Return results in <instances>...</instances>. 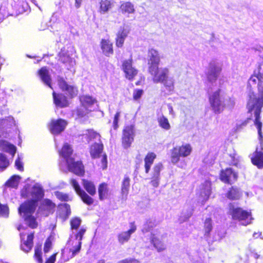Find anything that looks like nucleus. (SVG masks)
I'll return each instance as SVG.
<instances>
[{
  "instance_id": "52",
  "label": "nucleus",
  "mask_w": 263,
  "mask_h": 263,
  "mask_svg": "<svg viewBox=\"0 0 263 263\" xmlns=\"http://www.w3.org/2000/svg\"><path fill=\"white\" fill-rule=\"evenodd\" d=\"M55 195L58 199L62 201H68L70 199L67 194L60 192H55Z\"/></svg>"
},
{
  "instance_id": "35",
  "label": "nucleus",
  "mask_w": 263,
  "mask_h": 263,
  "mask_svg": "<svg viewBox=\"0 0 263 263\" xmlns=\"http://www.w3.org/2000/svg\"><path fill=\"white\" fill-rule=\"evenodd\" d=\"M72 149L70 146L68 145L67 143H65L61 151L60 152V155L62 156L64 158L66 159H70L71 158H69V156L72 154Z\"/></svg>"
},
{
  "instance_id": "49",
  "label": "nucleus",
  "mask_w": 263,
  "mask_h": 263,
  "mask_svg": "<svg viewBox=\"0 0 263 263\" xmlns=\"http://www.w3.org/2000/svg\"><path fill=\"white\" fill-rule=\"evenodd\" d=\"M42 250L41 247H37L35 248L34 257L38 263H43V259L41 256Z\"/></svg>"
},
{
  "instance_id": "54",
  "label": "nucleus",
  "mask_w": 263,
  "mask_h": 263,
  "mask_svg": "<svg viewBox=\"0 0 263 263\" xmlns=\"http://www.w3.org/2000/svg\"><path fill=\"white\" fill-rule=\"evenodd\" d=\"M86 135L88 139V142L92 139L97 138L100 137V135L98 133L92 130H88Z\"/></svg>"
},
{
  "instance_id": "13",
  "label": "nucleus",
  "mask_w": 263,
  "mask_h": 263,
  "mask_svg": "<svg viewBox=\"0 0 263 263\" xmlns=\"http://www.w3.org/2000/svg\"><path fill=\"white\" fill-rule=\"evenodd\" d=\"M135 136L134 126L129 125L125 127L123 131L122 144L125 148L130 146Z\"/></svg>"
},
{
  "instance_id": "33",
  "label": "nucleus",
  "mask_w": 263,
  "mask_h": 263,
  "mask_svg": "<svg viewBox=\"0 0 263 263\" xmlns=\"http://www.w3.org/2000/svg\"><path fill=\"white\" fill-rule=\"evenodd\" d=\"M109 189L107 184L105 183L100 184L98 187L99 199L103 200L106 199L108 196Z\"/></svg>"
},
{
  "instance_id": "46",
  "label": "nucleus",
  "mask_w": 263,
  "mask_h": 263,
  "mask_svg": "<svg viewBox=\"0 0 263 263\" xmlns=\"http://www.w3.org/2000/svg\"><path fill=\"white\" fill-rule=\"evenodd\" d=\"M9 165V162L6 156L4 154L0 153V168L5 169L8 167Z\"/></svg>"
},
{
  "instance_id": "39",
  "label": "nucleus",
  "mask_w": 263,
  "mask_h": 263,
  "mask_svg": "<svg viewBox=\"0 0 263 263\" xmlns=\"http://www.w3.org/2000/svg\"><path fill=\"white\" fill-rule=\"evenodd\" d=\"M158 122L159 126L165 130H169L171 128V125L168 119L163 115L158 118Z\"/></svg>"
},
{
  "instance_id": "62",
  "label": "nucleus",
  "mask_w": 263,
  "mask_h": 263,
  "mask_svg": "<svg viewBox=\"0 0 263 263\" xmlns=\"http://www.w3.org/2000/svg\"><path fill=\"white\" fill-rule=\"evenodd\" d=\"M247 125V123L246 122H243L240 124H237L236 125V130H239L243 127Z\"/></svg>"
},
{
  "instance_id": "37",
  "label": "nucleus",
  "mask_w": 263,
  "mask_h": 263,
  "mask_svg": "<svg viewBox=\"0 0 263 263\" xmlns=\"http://www.w3.org/2000/svg\"><path fill=\"white\" fill-rule=\"evenodd\" d=\"M227 197L231 200L238 199L240 196V193L238 188L232 187L227 193Z\"/></svg>"
},
{
  "instance_id": "26",
  "label": "nucleus",
  "mask_w": 263,
  "mask_h": 263,
  "mask_svg": "<svg viewBox=\"0 0 263 263\" xmlns=\"http://www.w3.org/2000/svg\"><path fill=\"white\" fill-rule=\"evenodd\" d=\"M39 74L42 82L52 88L51 86V78L48 70L46 67H42L39 71Z\"/></svg>"
},
{
  "instance_id": "14",
  "label": "nucleus",
  "mask_w": 263,
  "mask_h": 263,
  "mask_svg": "<svg viewBox=\"0 0 263 263\" xmlns=\"http://www.w3.org/2000/svg\"><path fill=\"white\" fill-rule=\"evenodd\" d=\"M211 193V183L210 181L206 180L202 183L199 190V201L203 204L209 198Z\"/></svg>"
},
{
  "instance_id": "47",
  "label": "nucleus",
  "mask_w": 263,
  "mask_h": 263,
  "mask_svg": "<svg viewBox=\"0 0 263 263\" xmlns=\"http://www.w3.org/2000/svg\"><path fill=\"white\" fill-rule=\"evenodd\" d=\"M235 104V101L234 98L227 97L226 98H223V105L224 108L225 107L229 108H233Z\"/></svg>"
},
{
  "instance_id": "50",
  "label": "nucleus",
  "mask_w": 263,
  "mask_h": 263,
  "mask_svg": "<svg viewBox=\"0 0 263 263\" xmlns=\"http://www.w3.org/2000/svg\"><path fill=\"white\" fill-rule=\"evenodd\" d=\"M81 223V219L78 217L72 218L70 221L71 228L72 229H77Z\"/></svg>"
},
{
  "instance_id": "2",
  "label": "nucleus",
  "mask_w": 263,
  "mask_h": 263,
  "mask_svg": "<svg viewBox=\"0 0 263 263\" xmlns=\"http://www.w3.org/2000/svg\"><path fill=\"white\" fill-rule=\"evenodd\" d=\"M22 195L27 197H31L32 200L21 205L18 208V212L30 227L35 228L37 224L35 218L32 215L35 210L37 201L43 196V191L40 185L36 184L32 187L30 193L27 192L26 189L22 191Z\"/></svg>"
},
{
  "instance_id": "8",
  "label": "nucleus",
  "mask_w": 263,
  "mask_h": 263,
  "mask_svg": "<svg viewBox=\"0 0 263 263\" xmlns=\"http://www.w3.org/2000/svg\"><path fill=\"white\" fill-rule=\"evenodd\" d=\"M209 102L215 114H219L223 110V97L220 96L219 90L216 91L209 97Z\"/></svg>"
},
{
  "instance_id": "9",
  "label": "nucleus",
  "mask_w": 263,
  "mask_h": 263,
  "mask_svg": "<svg viewBox=\"0 0 263 263\" xmlns=\"http://www.w3.org/2000/svg\"><path fill=\"white\" fill-rule=\"evenodd\" d=\"M80 101L82 103V108L78 110V115L81 117L85 116L89 111H91L88 107L93 104L96 102L95 99L89 96H83L80 97Z\"/></svg>"
},
{
  "instance_id": "44",
  "label": "nucleus",
  "mask_w": 263,
  "mask_h": 263,
  "mask_svg": "<svg viewBox=\"0 0 263 263\" xmlns=\"http://www.w3.org/2000/svg\"><path fill=\"white\" fill-rule=\"evenodd\" d=\"M59 61L65 64H68L70 66H73L74 62L73 61L72 59L68 55L61 54L60 56Z\"/></svg>"
},
{
  "instance_id": "10",
  "label": "nucleus",
  "mask_w": 263,
  "mask_h": 263,
  "mask_svg": "<svg viewBox=\"0 0 263 263\" xmlns=\"http://www.w3.org/2000/svg\"><path fill=\"white\" fill-rule=\"evenodd\" d=\"M58 83L60 89L70 98H73L78 94L77 88L74 86L70 85L66 82L64 78L59 77Z\"/></svg>"
},
{
  "instance_id": "24",
  "label": "nucleus",
  "mask_w": 263,
  "mask_h": 263,
  "mask_svg": "<svg viewBox=\"0 0 263 263\" xmlns=\"http://www.w3.org/2000/svg\"><path fill=\"white\" fill-rule=\"evenodd\" d=\"M128 32L123 27H120L117 33L116 45L118 47H122Z\"/></svg>"
},
{
  "instance_id": "57",
  "label": "nucleus",
  "mask_w": 263,
  "mask_h": 263,
  "mask_svg": "<svg viewBox=\"0 0 263 263\" xmlns=\"http://www.w3.org/2000/svg\"><path fill=\"white\" fill-rule=\"evenodd\" d=\"M15 165L17 169L21 171H23L24 170L23 165L22 162L20 161V157H18V158L15 160Z\"/></svg>"
},
{
  "instance_id": "3",
  "label": "nucleus",
  "mask_w": 263,
  "mask_h": 263,
  "mask_svg": "<svg viewBox=\"0 0 263 263\" xmlns=\"http://www.w3.org/2000/svg\"><path fill=\"white\" fill-rule=\"evenodd\" d=\"M81 245L82 242L72 239V237L71 236L65 248L62 251V256L64 260L67 261L78 254L81 250Z\"/></svg>"
},
{
  "instance_id": "45",
  "label": "nucleus",
  "mask_w": 263,
  "mask_h": 263,
  "mask_svg": "<svg viewBox=\"0 0 263 263\" xmlns=\"http://www.w3.org/2000/svg\"><path fill=\"white\" fill-rule=\"evenodd\" d=\"M212 229V224L211 219L210 218H206L204 221V235L208 236Z\"/></svg>"
},
{
  "instance_id": "56",
  "label": "nucleus",
  "mask_w": 263,
  "mask_h": 263,
  "mask_svg": "<svg viewBox=\"0 0 263 263\" xmlns=\"http://www.w3.org/2000/svg\"><path fill=\"white\" fill-rule=\"evenodd\" d=\"M120 116V112H119V111L117 112V113L115 115L114 119V121H113V126H114V129H115L118 128V123Z\"/></svg>"
},
{
  "instance_id": "27",
  "label": "nucleus",
  "mask_w": 263,
  "mask_h": 263,
  "mask_svg": "<svg viewBox=\"0 0 263 263\" xmlns=\"http://www.w3.org/2000/svg\"><path fill=\"white\" fill-rule=\"evenodd\" d=\"M101 49L106 56H109L113 53L112 44L109 40H102Z\"/></svg>"
},
{
  "instance_id": "42",
  "label": "nucleus",
  "mask_w": 263,
  "mask_h": 263,
  "mask_svg": "<svg viewBox=\"0 0 263 263\" xmlns=\"http://www.w3.org/2000/svg\"><path fill=\"white\" fill-rule=\"evenodd\" d=\"M20 177L17 175L13 176L6 183V185L15 188L18 184L19 181L20 180Z\"/></svg>"
},
{
  "instance_id": "19",
  "label": "nucleus",
  "mask_w": 263,
  "mask_h": 263,
  "mask_svg": "<svg viewBox=\"0 0 263 263\" xmlns=\"http://www.w3.org/2000/svg\"><path fill=\"white\" fill-rule=\"evenodd\" d=\"M160 62V56L158 50L151 48L148 51V65L151 66H157Z\"/></svg>"
},
{
  "instance_id": "60",
  "label": "nucleus",
  "mask_w": 263,
  "mask_h": 263,
  "mask_svg": "<svg viewBox=\"0 0 263 263\" xmlns=\"http://www.w3.org/2000/svg\"><path fill=\"white\" fill-rule=\"evenodd\" d=\"M57 253L51 255L45 262V263H54L56 259Z\"/></svg>"
},
{
  "instance_id": "43",
  "label": "nucleus",
  "mask_w": 263,
  "mask_h": 263,
  "mask_svg": "<svg viewBox=\"0 0 263 263\" xmlns=\"http://www.w3.org/2000/svg\"><path fill=\"white\" fill-rule=\"evenodd\" d=\"M0 120L3 121V124L5 129L10 128L15 124L14 119L12 117H8L5 119H0Z\"/></svg>"
},
{
  "instance_id": "5",
  "label": "nucleus",
  "mask_w": 263,
  "mask_h": 263,
  "mask_svg": "<svg viewBox=\"0 0 263 263\" xmlns=\"http://www.w3.org/2000/svg\"><path fill=\"white\" fill-rule=\"evenodd\" d=\"M148 72L152 76L153 81L155 83H160L165 80L169 74V69L166 67L151 66L148 67Z\"/></svg>"
},
{
  "instance_id": "32",
  "label": "nucleus",
  "mask_w": 263,
  "mask_h": 263,
  "mask_svg": "<svg viewBox=\"0 0 263 263\" xmlns=\"http://www.w3.org/2000/svg\"><path fill=\"white\" fill-rule=\"evenodd\" d=\"M82 184L84 188L90 195L93 196L96 194V187L92 181L86 179H83Z\"/></svg>"
},
{
  "instance_id": "41",
  "label": "nucleus",
  "mask_w": 263,
  "mask_h": 263,
  "mask_svg": "<svg viewBox=\"0 0 263 263\" xmlns=\"http://www.w3.org/2000/svg\"><path fill=\"white\" fill-rule=\"evenodd\" d=\"M60 210L61 211V216L64 219H67L71 213L70 205L67 203L61 204Z\"/></svg>"
},
{
  "instance_id": "23",
  "label": "nucleus",
  "mask_w": 263,
  "mask_h": 263,
  "mask_svg": "<svg viewBox=\"0 0 263 263\" xmlns=\"http://www.w3.org/2000/svg\"><path fill=\"white\" fill-rule=\"evenodd\" d=\"M120 11L123 14H134L135 12L134 5L130 2H121Z\"/></svg>"
},
{
  "instance_id": "40",
  "label": "nucleus",
  "mask_w": 263,
  "mask_h": 263,
  "mask_svg": "<svg viewBox=\"0 0 263 263\" xmlns=\"http://www.w3.org/2000/svg\"><path fill=\"white\" fill-rule=\"evenodd\" d=\"M152 242L154 246L157 250L158 252H161L165 249V246L164 243L161 242L157 237H153L152 238Z\"/></svg>"
},
{
  "instance_id": "25",
  "label": "nucleus",
  "mask_w": 263,
  "mask_h": 263,
  "mask_svg": "<svg viewBox=\"0 0 263 263\" xmlns=\"http://www.w3.org/2000/svg\"><path fill=\"white\" fill-rule=\"evenodd\" d=\"M130 186V178L127 176H125L122 182L121 196L122 199L126 200L128 194Z\"/></svg>"
},
{
  "instance_id": "12",
  "label": "nucleus",
  "mask_w": 263,
  "mask_h": 263,
  "mask_svg": "<svg viewBox=\"0 0 263 263\" xmlns=\"http://www.w3.org/2000/svg\"><path fill=\"white\" fill-rule=\"evenodd\" d=\"M122 69L125 73L126 78L129 80H133L138 73V70L133 66L132 59L123 62Z\"/></svg>"
},
{
  "instance_id": "38",
  "label": "nucleus",
  "mask_w": 263,
  "mask_h": 263,
  "mask_svg": "<svg viewBox=\"0 0 263 263\" xmlns=\"http://www.w3.org/2000/svg\"><path fill=\"white\" fill-rule=\"evenodd\" d=\"M112 7V4L109 0H102L100 2V12L104 14Z\"/></svg>"
},
{
  "instance_id": "55",
  "label": "nucleus",
  "mask_w": 263,
  "mask_h": 263,
  "mask_svg": "<svg viewBox=\"0 0 263 263\" xmlns=\"http://www.w3.org/2000/svg\"><path fill=\"white\" fill-rule=\"evenodd\" d=\"M117 263H140V262L135 258H129L120 260Z\"/></svg>"
},
{
  "instance_id": "30",
  "label": "nucleus",
  "mask_w": 263,
  "mask_h": 263,
  "mask_svg": "<svg viewBox=\"0 0 263 263\" xmlns=\"http://www.w3.org/2000/svg\"><path fill=\"white\" fill-rule=\"evenodd\" d=\"M156 158V155L154 153H148L144 159V167L145 173H148L151 169V165Z\"/></svg>"
},
{
  "instance_id": "17",
  "label": "nucleus",
  "mask_w": 263,
  "mask_h": 263,
  "mask_svg": "<svg viewBox=\"0 0 263 263\" xmlns=\"http://www.w3.org/2000/svg\"><path fill=\"white\" fill-rule=\"evenodd\" d=\"M67 164L70 171L79 176L84 173V166L81 161H74L73 159H67Z\"/></svg>"
},
{
  "instance_id": "36",
  "label": "nucleus",
  "mask_w": 263,
  "mask_h": 263,
  "mask_svg": "<svg viewBox=\"0 0 263 263\" xmlns=\"http://www.w3.org/2000/svg\"><path fill=\"white\" fill-rule=\"evenodd\" d=\"M160 83H162L166 89L168 91H172L174 88V79L173 77H170L168 76L165 78V80L161 81Z\"/></svg>"
},
{
  "instance_id": "1",
  "label": "nucleus",
  "mask_w": 263,
  "mask_h": 263,
  "mask_svg": "<svg viewBox=\"0 0 263 263\" xmlns=\"http://www.w3.org/2000/svg\"><path fill=\"white\" fill-rule=\"evenodd\" d=\"M257 83L258 84V96H256L253 92L249 93L247 108L249 112L254 111V124L258 129L259 139L261 142L262 139V134L261 132L262 123L260 121V114L261 109L263 106V61L259 64L257 72L255 71L254 74L248 81V84L251 86Z\"/></svg>"
},
{
  "instance_id": "61",
  "label": "nucleus",
  "mask_w": 263,
  "mask_h": 263,
  "mask_svg": "<svg viewBox=\"0 0 263 263\" xmlns=\"http://www.w3.org/2000/svg\"><path fill=\"white\" fill-rule=\"evenodd\" d=\"M231 158V160L230 161V164L231 165H236L237 163V159L235 158V155H230Z\"/></svg>"
},
{
  "instance_id": "16",
  "label": "nucleus",
  "mask_w": 263,
  "mask_h": 263,
  "mask_svg": "<svg viewBox=\"0 0 263 263\" xmlns=\"http://www.w3.org/2000/svg\"><path fill=\"white\" fill-rule=\"evenodd\" d=\"M163 168V165L161 163L156 164L151 174V184L154 187H157L160 183V172Z\"/></svg>"
},
{
  "instance_id": "4",
  "label": "nucleus",
  "mask_w": 263,
  "mask_h": 263,
  "mask_svg": "<svg viewBox=\"0 0 263 263\" xmlns=\"http://www.w3.org/2000/svg\"><path fill=\"white\" fill-rule=\"evenodd\" d=\"M229 213L233 220H237L243 226L250 224L253 219L250 212L240 208L235 207L233 204L230 205Z\"/></svg>"
},
{
  "instance_id": "7",
  "label": "nucleus",
  "mask_w": 263,
  "mask_h": 263,
  "mask_svg": "<svg viewBox=\"0 0 263 263\" xmlns=\"http://www.w3.org/2000/svg\"><path fill=\"white\" fill-rule=\"evenodd\" d=\"M221 70V66L218 62L215 60L211 61L205 73L208 81L210 83L216 82Z\"/></svg>"
},
{
  "instance_id": "15",
  "label": "nucleus",
  "mask_w": 263,
  "mask_h": 263,
  "mask_svg": "<svg viewBox=\"0 0 263 263\" xmlns=\"http://www.w3.org/2000/svg\"><path fill=\"white\" fill-rule=\"evenodd\" d=\"M67 124V121L62 119L52 120L49 125V129L52 134L58 135L64 130Z\"/></svg>"
},
{
  "instance_id": "6",
  "label": "nucleus",
  "mask_w": 263,
  "mask_h": 263,
  "mask_svg": "<svg viewBox=\"0 0 263 263\" xmlns=\"http://www.w3.org/2000/svg\"><path fill=\"white\" fill-rule=\"evenodd\" d=\"M191 152L192 147L190 144H187L174 148L171 153L172 163H177L179 161L180 157H187L190 155Z\"/></svg>"
},
{
  "instance_id": "28",
  "label": "nucleus",
  "mask_w": 263,
  "mask_h": 263,
  "mask_svg": "<svg viewBox=\"0 0 263 263\" xmlns=\"http://www.w3.org/2000/svg\"><path fill=\"white\" fill-rule=\"evenodd\" d=\"M103 145L102 144L95 143L90 148V154L91 157L93 158H99L100 154L102 153Z\"/></svg>"
},
{
  "instance_id": "18",
  "label": "nucleus",
  "mask_w": 263,
  "mask_h": 263,
  "mask_svg": "<svg viewBox=\"0 0 263 263\" xmlns=\"http://www.w3.org/2000/svg\"><path fill=\"white\" fill-rule=\"evenodd\" d=\"M237 175L231 168H228L221 172V180L227 183L232 184L237 180Z\"/></svg>"
},
{
  "instance_id": "58",
  "label": "nucleus",
  "mask_w": 263,
  "mask_h": 263,
  "mask_svg": "<svg viewBox=\"0 0 263 263\" xmlns=\"http://www.w3.org/2000/svg\"><path fill=\"white\" fill-rule=\"evenodd\" d=\"M51 248V242L50 240H47L46 241L44 247V251L45 253H47Z\"/></svg>"
},
{
  "instance_id": "31",
  "label": "nucleus",
  "mask_w": 263,
  "mask_h": 263,
  "mask_svg": "<svg viewBox=\"0 0 263 263\" xmlns=\"http://www.w3.org/2000/svg\"><path fill=\"white\" fill-rule=\"evenodd\" d=\"M55 205L49 199H45L43 200L41 209L46 211V215H47L50 213H52L55 208Z\"/></svg>"
},
{
  "instance_id": "29",
  "label": "nucleus",
  "mask_w": 263,
  "mask_h": 263,
  "mask_svg": "<svg viewBox=\"0 0 263 263\" xmlns=\"http://www.w3.org/2000/svg\"><path fill=\"white\" fill-rule=\"evenodd\" d=\"M0 149L10 153L12 156L16 152V147L4 140H0Z\"/></svg>"
},
{
  "instance_id": "59",
  "label": "nucleus",
  "mask_w": 263,
  "mask_h": 263,
  "mask_svg": "<svg viewBox=\"0 0 263 263\" xmlns=\"http://www.w3.org/2000/svg\"><path fill=\"white\" fill-rule=\"evenodd\" d=\"M102 167L103 170L106 169L107 166V156L104 155L101 159Z\"/></svg>"
},
{
  "instance_id": "48",
  "label": "nucleus",
  "mask_w": 263,
  "mask_h": 263,
  "mask_svg": "<svg viewBox=\"0 0 263 263\" xmlns=\"http://www.w3.org/2000/svg\"><path fill=\"white\" fill-rule=\"evenodd\" d=\"M9 216V208L6 204L0 203V216L7 218Z\"/></svg>"
},
{
  "instance_id": "63",
  "label": "nucleus",
  "mask_w": 263,
  "mask_h": 263,
  "mask_svg": "<svg viewBox=\"0 0 263 263\" xmlns=\"http://www.w3.org/2000/svg\"><path fill=\"white\" fill-rule=\"evenodd\" d=\"M82 0H75L74 6L76 8H79L81 5Z\"/></svg>"
},
{
  "instance_id": "22",
  "label": "nucleus",
  "mask_w": 263,
  "mask_h": 263,
  "mask_svg": "<svg viewBox=\"0 0 263 263\" xmlns=\"http://www.w3.org/2000/svg\"><path fill=\"white\" fill-rule=\"evenodd\" d=\"M53 102L55 105L59 107L63 108L68 106V102L66 97L62 93H52Z\"/></svg>"
},
{
  "instance_id": "64",
  "label": "nucleus",
  "mask_w": 263,
  "mask_h": 263,
  "mask_svg": "<svg viewBox=\"0 0 263 263\" xmlns=\"http://www.w3.org/2000/svg\"><path fill=\"white\" fill-rule=\"evenodd\" d=\"M167 106H168V109L169 110L170 114L174 115V112L173 107L171 105H168Z\"/></svg>"
},
{
  "instance_id": "53",
  "label": "nucleus",
  "mask_w": 263,
  "mask_h": 263,
  "mask_svg": "<svg viewBox=\"0 0 263 263\" xmlns=\"http://www.w3.org/2000/svg\"><path fill=\"white\" fill-rule=\"evenodd\" d=\"M143 93V91L142 89H136L133 92V98L135 100H139Z\"/></svg>"
},
{
  "instance_id": "20",
  "label": "nucleus",
  "mask_w": 263,
  "mask_h": 263,
  "mask_svg": "<svg viewBox=\"0 0 263 263\" xmlns=\"http://www.w3.org/2000/svg\"><path fill=\"white\" fill-rule=\"evenodd\" d=\"M252 163L256 165L258 168H263V153L258 151L256 148L255 152L250 156Z\"/></svg>"
},
{
  "instance_id": "11",
  "label": "nucleus",
  "mask_w": 263,
  "mask_h": 263,
  "mask_svg": "<svg viewBox=\"0 0 263 263\" xmlns=\"http://www.w3.org/2000/svg\"><path fill=\"white\" fill-rule=\"evenodd\" d=\"M70 184L74 188L77 194L81 197L82 201L87 205H91L93 202V199L89 196L84 190H82L79 183L76 180L71 179Z\"/></svg>"
},
{
  "instance_id": "21",
  "label": "nucleus",
  "mask_w": 263,
  "mask_h": 263,
  "mask_svg": "<svg viewBox=\"0 0 263 263\" xmlns=\"http://www.w3.org/2000/svg\"><path fill=\"white\" fill-rule=\"evenodd\" d=\"M136 226L134 223H131L130 229L127 231L122 232L118 235V240L121 244L127 242L130 238V236L136 230Z\"/></svg>"
},
{
  "instance_id": "51",
  "label": "nucleus",
  "mask_w": 263,
  "mask_h": 263,
  "mask_svg": "<svg viewBox=\"0 0 263 263\" xmlns=\"http://www.w3.org/2000/svg\"><path fill=\"white\" fill-rule=\"evenodd\" d=\"M86 232V230L84 228H81L79 231L76 234L74 237H72V239L73 240H77L78 241H79L80 242H81L83 235H84L85 233Z\"/></svg>"
},
{
  "instance_id": "34",
  "label": "nucleus",
  "mask_w": 263,
  "mask_h": 263,
  "mask_svg": "<svg viewBox=\"0 0 263 263\" xmlns=\"http://www.w3.org/2000/svg\"><path fill=\"white\" fill-rule=\"evenodd\" d=\"M33 233L28 235L27 240L25 241L21 245V249L23 251L28 252L31 250L33 246Z\"/></svg>"
}]
</instances>
